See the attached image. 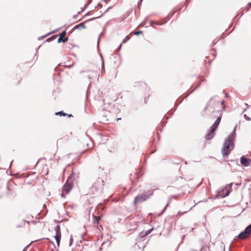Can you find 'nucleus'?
<instances>
[{
  "mask_svg": "<svg viewBox=\"0 0 251 251\" xmlns=\"http://www.w3.org/2000/svg\"><path fill=\"white\" fill-rule=\"evenodd\" d=\"M248 6L249 7H251V2H249L248 4Z\"/></svg>",
  "mask_w": 251,
  "mask_h": 251,
  "instance_id": "nucleus-52",
  "label": "nucleus"
},
{
  "mask_svg": "<svg viewBox=\"0 0 251 251\" xmlns=\"http://www.w3.org/2000/svg\"><path fill=\"white\" fill-rule=\"evenodd\" d=\"M86 23L85 21L84 22L81 23L78 25H76L75 26L74 28L75 29H81L82 28H85L86 26L84 24Z\"/></svg>",
  "mask_w": 251,
  "mask_h": 251,
  "instance_id": "nucleus-12",
  "label": "nucleus"
},
{
  "mask_svg": "<svg viewBox=\"0 0 251 251\" xmlns=\"http://www.w3.org/2000/svg\"><path fill=\"white\" fill-rule=\"evenodd\" d=\"M173 163L175 164H176V165H178V164H179L180 162H177V161H176V162H173Z\"/></svg>",
  "mask_w": 251,
  "mask_h": 251,
  "instance_id": "nucleus-51",
  "label": "nucleus"
},
{
  "mask_svg": "<svg viewBox=\"0 0 251 251\" xmlns=\"http://www.w3.org/2000/svg\"><path fill=\"white\" fill-rule=\"evenodd\" d=\"M143 0H139L138 2L137 6L139 7L141 5Z\"/></svg>",
  "mask_w": 251,
  "mask_h": 251,
  "instance_id": "nucleus-32",
  "label": "nucleus"
},
{
  "mask_svg": "<svg viewBox=\"0 0 251 251\" xmlns=\"http://www.w3.org/2000/svg\"><path fill=\"white\" fill-rule=\"evenodd\" d=\"M102 60V69L104 68V61L102 58V56H101Z\"/></svg>",
  "mask_w": 251,
  "mask_h": 251,
  "instance_id": "nucleus-42",
  "label": "nucleus"
},
{
  "mask_svg": "<svg viewBox=\"0 0 251 251\" xmlns=\"http://www.w3.org/2000/svg\"><path fill=\"white\" fill-rule=\"evenodd\" d=\"M244 117L247 121H249L251 120V118L250 117H249L247 114H244Z\"/></svg>",
  "mask_w": 251,
  "mask_h": 251,
  "instance_id": "nucleus-26",
  "label": "nucleus"
},
{
  "mask_svg": "<svg viewBox=\"0 0 251 251\" xmlns=\"http://www.w3.org/2000/svg\"><path fill=\"white\" fill-rule=\"evenodd\" d=\"M97 7H100V8H101L102 7V5L100 3H99L97 6H95V8H97Z\"/></svg>",
  "mask_w": 251,
  "mask_h": 251,
  "instance_id": "nucleus-38",
  "label": "nucleus"
},
{
  "mask_svg": "<svg viewBox=\"0 0 251 251\" xmlns=\"http://www.w3.org/2000/svg\"><path fill=\"white\" fill-rule=\"evenodd\" d=\"M183 100V99H182L180 100H176V101L175 102V107H174V111L171 113V114H170L171 115H172L173 114L174 111H175L176 109L177 106L182 102Z\"/></svg>",
  "mask_w": 251,
  "mask_h": 251,
  "instance_id": "nucleus-13",
  "label": "nucleus"
},
{
  "mask_svg": "<svg viewBox=\"0 0 251 251\" xmlns=\"http://www.w3.org/2000/svg\"><path fill=\"white\" fill-rule=\"evenodd\" d=\"M100 37H99L98 39V44H99V40H100Z\"/></svg>",
  "mask_w": 251,
  "mask_h": 251,
  "instance_id": "nucleus-59",
  "label": "nucleus"
},
{
  "mask_svg": "<svg viewBox=\"0 0 251 251\" xmlns=\"http://www.w3.org/2000/svg\"><path fill=\"white\" fill-rule=\"evenodd\" d=\"M154 152H155V151H152L151 152V153H154Z\"/></svg>",
  "mask_w": 251,
  "mask_h": 251,
  "instance_id": "nucleus-64",
  "label": "nucleus"
},
{
  "mask_svg": "<svg viewBox=\"0 0 251 251\" xmlns=\"http://www.w3.org/2000/svg\"><path fill=\"white\" fill-rule=\"evenodd\" d=\"M55 115H59L60 116H67V114L65 113L63 111H60L59 112H55Z\"/></svg>",
  "mask_w": 251,
  "mask_h": 251,
  "instance_id": "nucleus-14",
  "label": "nucleus"
},
{
  "mask_svg": "<svg viewBox=\"0 0 251 251\" xmlns=\"http://www.w3.org/2000/svg\"><path fill=\"white\" fill-rule=\"evenodd\" d=\"M144 231H142V232H140L139 233V235H138V237L140 239H142L144 237H146V235H144Z\"/></svg>",
  "mask_w": 251,
  "mask_h": 251,
  "instance_id": "nucleus-21",
  "label": "nucleus"
},
{
  "mask_svg": "<svg viewBox=\"0 0 251 251\" xmlns=\"http://www.w3.org/2000/svg\"><path fill=\"white\" fill-rule=\"evenodd\" d=\"M189 95H190V94H189V93H188V94H187V96H188V97Z\"/></svg>",
  "mask_w": 251,
  "mask_h": 251,
  "instance_id": "nucleus-63",
  "label": "nucleus"
},
{
  "mask_svg": "<svg viewBox=\"0 0 251 251\" xmlns=\"http://www.w3.org/2000/svg\"><path fill=\"white\" fill-rule=\"evenodd\" d=\"M197 85L200 86L201 85V82H200Z\"/></svg>",
  "mask_w": 251,
  "mask_h": 251,
  "instance_id": "nucleus-55",
  "label": "nucleus"
},
{
  "mask_svg": "<svg viewBox=\"0 0 251 251\" xmlns=\"http://www.w3.org/2000/svg\"><path fill=\"white\" fill-rule=\"evenodd\" d=\"M56 30H54V31H52V32H50V33H48L47 34H46V35H45L44 36L40 37L38 38V40H40L41 39H43L44 38H45V37L47 36L48 35L50 34V33H54L56 32Z\"/></svg>",
  "mask_w": 251,
  "mask_h": 251,
  "instance_id": "nucleus-19",
  "label": "nucleus"
},
{
  "mask_svg": "<svg viewBox=\"0 0 251 251\" xmlns=\"http://www.w3.org/2000/svg\"><path fill=\"white\" fill-rule=\"evenodd\" d=\"M130 39V35L126 36V37L123 39L122 41V43H126L128 40H129Z\"/></svg>",
  "mask_w": 251,
  "mask_h": 251,
  "instance_id": "nucleus-20",
  "label": "nucleus"
},
{
  "mask_svg": "<svg viewBox=\"0 0 251 251\" xmlns=\"http://www.w3.org/2000/svg\"><path fill=\"white\" fill-rule=\"evenodd\" d=\"M185 236V235H183V236H182L181 238H182V240L184 238Z\"/></svg>",
  "mask_w": 251,
  "mask_h": 251,
  "instance_id": "nucleus-54",
  "label": "nucleus"
},
{
  "mask_svg": "<svg viewBox=\"0 0 251 251\" xmlns=\"http://www.w3.org/2000/svg\"><path fill=\"white\" fill-rule=\"evenodd\" d=\"M217 43V41H216V40H214L212 42V45L213 46H214V45H215Z\"/></svg>",
  "mask_w": 251,
  "mask_h": 251,
  "instance_id": "nucleus-45",
  "label": "nucleus"
},
{
  "mask_svg": "<svg viewBox=\"0 0 251 251\" xmlns=\"http://www.w3.org/2000/svg\"><path fill=\"white\" fill-rule=\"evenodd\" d=\"M153 228L150 229L146 231H145L144 235H146V236L149 235L153 230Z\"/></svg>",
  "mask_w": 251,
  "mask_h": 251,
  "instance_id": "nucleus-22",
  "label": "nucleus"
},
{
  "mask_svg": "<svg viewBox=\"0 0 251 251\" xmlns=\"http://www.w3.org/2000/svg\"><path fill=\"white\" fill-rule=\"evenodd\" d=\"M54 222H57V221L56 220H54Z\"/></svg>",
  "mask_w": 251,
  "mask_h": 251,
  "instance_id": "nucleus-62",
  "label": "nucleus"
},
{
  "mask_svg": "<svg viewBox=\"0 0 251 251\" xmlns=\"http://www.w3.org/2000/svg\"><path fill=\"white\" fill-rule=\"evenodd\" d=\"M148 18V17H146L145 18L144 20L140 24V25H139L138 26L139 27H143V26H145L146 23V21H147Z\"/></svg>",
  "mask_w": 251,
  "mask_h": 251,
  "instance_id": "nucleus-17",
  "label": "nucleus"
},
{
  "mask_svg": "<svg viewBox=\"0 0 251 251\" xmlns=\"http://www.w3.org/2000/svg\"><path fill=\"white\" fill-rule=\"evenodd\" d=\"M157 22H155V21H150V26H152V24H155V23H156Z\"/></svg>",
  "mask_w": 251,
  "mask_h": 251,
  "instance_id": "nucleus-31",
  "label": "nucleus"
},
{
  "mask_svg": "<svg viewBox=\"0 0 251 251\" xmlns=\"http://www.w3.org/2000/svg\"><path fill=\"white\" fill-rule=\"evenodd\" d=\"M54 238L55 239L57 246H59L60 245V242L61 237H60V236L54 237Z\"/></svg>",
  "mask_w": 251,
  "mask_h": 251,
  "instance_id": "nucleus-18",
  "label": "nucleus"
},
{
  "mask_svg": "<svg viewBox=\"0 0 251 251\" xmlns=\"http://www.w3.org/2000/svg\"><path fill=\"white\" fill-rule=\"evenodd\" d=\"M240 163L245 167H248L251 163V159L248 158L245 156L240 157Z\"/></svg>",
  "mask_w": 251,
  "mask_h": 251,
  "instance_id": "nucleus-7",
  "label": "nucleus"
},
{
  "mask_svg": "<svg viewBox=\"0 0 251 251\" xmlns=\"http://www.w3.org/2000/svg\"><path fill=\"white\" fill-rule=\"evenodd\" d=\"M7 188L8 191H10V189L8 186L7 187Z\"/></svg>",
  "mask_w": 251,
  "mask_h": 251,
  "instance_id": "nucleus-56",
  "label": "nucleus"
},
{
  "mask_svg": "<svg viewBox=\"0 0 251 251\" xmlns=\"http://www.w3.org/2000/svg\"><path fill=\"white\" fill-rule=\"evenodd\" d=\"M86 76H87V77L89 79H91V76H90V75H87Z\"/></svg>",
  "mask_w": 251,
  "mask_h": 251,
  "instance_id": "nucleus-43",
  "label": "nucleus"
},
{
  "mask_svg": "<svg viewBox=\"0 0 251 251\" xmlns=\"http://www.w3.org/2000/svg\"><path fill=\"white\" fill-rule=\"evenodd\" d=\"M68 116V117L70 118V117H73V115L71 114H68L67 115Z\"/></svg>",
  "mask_w": 251,
  "mask_h": 251,
  "instance_id": "nucleus-47",
  "label": "nucleus"
},
{
  "mask_svg": "<svg viewBox=\"0 0 251 251\" xmlns=\"http://www.w3.org/2000/svg\"><path fill=\"white\" fill-rule=\"evenodd\" d=\"M55 235L54 237H61V233L60 230V227L59 225H57L55 228Z\"/></svg>",
  "mask_w": 251,
  "mask_h": 251,
  "instance_id": "nucleus-11",
  "label": "nucleus"
},
{
  "mask_svg": "<svg viewBox=\"0 0 251 251\" xmlns=\"http://www.w3.org/2000/svg\"><path fill=\"white\" fill-rule=\"evenodd\" d=\"M103 180L98 177L91 188V191L95 194H100L102 192Z\"/></svg>",
  "mask_w": 251,
  "mask_h": 251,
  "instance_id": "nucleus-5",
  "label": "nucleus"
},
{
  "mask_svg": "<svg viewBox=\"0 0 251 251\" xmlns=\"http://www.w3.org/2000/svg\"><path fill=\"white\" fill-rule=\"evenodd\" d=\"M73 243V237H71L70 239V241H69V245L70 246H71L72 245Z\"/></svg>",
  "mask_w": 251,
  "mask_h": 251,
  "instance_id": "nucleus-30",
  "label": "nucleus"
},
{
  "mask_svg": "<svg viewBox=\"0 0 251 251\" xmlns=\"http://www.w3.org/2000/svg\"><path fill=\"white\" fill-rule=\"evenodd\" d=\"M75 64V63H73L72 64L70 65H68V66H66L67 67L69 68H71V67H72L73 66H74Z\"/></svg>",
  "mask_w": 251,
  "mask_h": 251,
  "instance_id": "nucleus-36",
  "label": "nucleus"
},
{
  "mask_svg": "<svg viewBox=\"0 0 251 251\" xmlns=\"http://www.w3.org/2000/svg\"><path fill=\"white\" fill-rule=\"evenodd\" d=\"M236 126H235L232 132L225 140L222 150V153L224 156L228 155L234 148V142L236 137Z\"/></svg>",
  "mask_w": 251,
  "mask_h": 251,
  "instance_id": "nucleus-1",
  "label": "nucleus"
},
{
  "mask_svg": "<svg viewBox=\"0 0 251 251\" xmlns=\"http://www.w3.org/2000/svg\"><path fill=\"white\" fill-rule=\"evenodd\" d=\"M66 33L67 32L66 30H63V31H62V32L60 34L59 37L57 40L58 43H60L62 41H63V39H64L65 36L66 35Z\"/></svg>",
  "mask_w": 251,
  "mask_h": 251,
  "instance_id": "nucleus-10",
  "label": "nucleus"
},
{
  "mask_svg": "<svg viewBox=\"0 0 251 251\" xmlns=\"http://www.w3.org/2000/svg\"><path fill=\"white\" fill-rule=\"evenodd\" d=\"M111 8V7H109L103 13L101 14L100 15L98 16V17H93V18H92L91 19H89L88 20H87L85 21L86 22H88L89 21H93V20H95L96 19H99L100 17H101L105 13H106L107 12H108V11Z\"/></svg>",
  "mask_w": 251,
  "mask_h": 251,
  "instance_id": "nucleus-9",
  "label": "nucleus"
},
{
  "mask_svg": "<svg viewBox=\"0 0 251 251\" xmlns=\"http://www.w3.org/2000/svg\"><path fill=\"white\" fill-rule=\"evenodd\" d=\"M82 12V11H80V12H78V13H77L78 15L79 14H80Z\"/></svg>",
  "mask_w": 251,
  "mask_h": 251,
  "instance_id": "nucleus-57",
  "label": "nucleus"
},
{
  "mask_svg": "<svg viewBox=\"0 0 251 251\" xmlns=\"http://www.w3.org/2000/svg\"><path fill=\"white\" fill-rule=\"evenodd\" d=\"M173 163L175 164H176V165H178V164H179L180 162H177V161H176V162H173Z\"/></svg>",
  "mask_w": 251,
  "mask_h": 251,
  "instance_id": "nucleus-50",
  "label": "nucleus"
},
{
  "mask_svg": "<svg viewBox=\"0 0 251 251\" xmlns=\"http://www.w3.org/2000/svg\"><path fill=\"white\" fill-rule=\"evenodd\" d=\"M189 0H186V3H185V4H186V6H187L189 3Z\"/></svg>",
  "mask_w": 251,
  "mask_h": 251,
  "instance_id": "nucleus-48",
  "label": "nucleus"
},
{
  "mask_svg": "<svg viewBox=\"0 0 251 251\" xmlns=\"http://www.w3.org/2000/svg\"><path fill=\"white\" fill-rule=\"evenodd\" d=\"M78 174L79 173L76 170H73L72 173L62 187L61 194L62 197L65 198L66 196L65 194H64L63 193L68 194L72 190L74 185V181L76 177H78Z\"/></svg>",
  "mask_w": 251,
  "mask_h": 251,
  "instance_id": "nucleus-2",
  "label": "nucleus"
},
{
  "mask_svg": "<svg viewBox=\"0 0 251 251\" xmlns=\"http://www.w3.org/2000/svg\"><path fill=\"white\" fill-rule=\"evenodd\" d=\"M91 12V11H89L84 16V17L81 18L80 19L78 20V21H81V20H82V19L84 17H86V16H89L90 15V13Z\"/></svg>",
  "mask_w": 251,
  "mask_h": 251,
  "instance_id": "nucleus-28",
  "label": "nucleus"
},
{
  "mask_svg": "<svg viewBox=\"0 0 251 251\" xmlns=\"http://www.w3.org/2000/svg\"><path fill=\"white\" fill-rule=\"evenodd\" d=\"M166 23H167V21H165L164 22H156V23H155V25H162Z\"/></svg>",
  "mask_w": 251,
  "mask_h": 251,
  "instance_id": "nucleus-25",
  "label": "nucleus"
},
{
  "mask_svg": "<svg viewBox=\"0 0 251 251\" xmlns=\"http://www.w3.org/2000/svg\"><path fill=\"white\" fill-rule=\"evenodd\" d=\"M121 47H122V44H121L119 45V46L118 47V48L117 49V51H119L120 50V49H121Z\"/></svg>",
  "mask_w": 251,
  "mask_h": 251,
  "instance_id": "nucleus-37",
  "label": "nucleus"
},
{
  "mask_svg": "<svg viewBox=\"0 0 251 251\" xmlns=\"http://www.w3.org/2000/svg\"><path fill=\"white\" fill-rule=\"evenodd\" d=\"M213 115L214 116V118L217 117V119L214 123L210 127L208 133L205 135V137L207 140H210L215 136V131L217 129L221 122L222 114L221 111L216 110L213 112Z\"/></svg>",
  "mask_w": 251,
  "mask_h": 251,
  "instance_id": "nucleus-3",
  "label": "nucleus"
},
{
  "mask_svg": "<svg viewBox=\"0 0 251 251\" xmlns=\"http://www.w3.org/2000/svg\"><path fill=\"white\" fill-rule=\"evenodd\" d=\"M233 185V183H230L228 184H227L223 189H222V192H224L225 191H226V193L225 194H219V196H221V198H225V197H226L227 196H228L230 193V191H231V187H232V186Z\"/></svg>",
  "mask_w": 251,
  "mask_h": 251,
  "instance_id": "nucleus-6",
  "label": "nucleus"
},
{
  "mask_svg": "<svg viewBox=\"0 0 251 251\" xmlns=\"http://www.w3.org/2000/svg\"><path fill=\"white\" fill-rule=\"evenodd\" d=\"M68 40V38H64V39H63V41L62 42L63 43H65Z\"/></svg>",
  "mask_w": 251,
  "mask_h": 251,
  "instance_id": "nucleus-35",
  "label": "nucleus"
},
{
  "mask_svg": "<svg viewBox=\"0 0 251 251\" xmlns=\"http://www.w3.org/2000/svg\"><path fill=\"white\" fill-rule=\"evenodd\" d=\"M57 37V35H52L51 36V37H49V38H48L46 40V42H50V41H52L54 40H55L56 39V38Z\"/></svg>",
  "mask_w": 251,
  "mask_h": 251,
  "instance_id": "nucleus-16",
  "label": "nucleus"
},
{
  "mask_svg": "<svg viewBox=\"0 0 251 251\" xmlns=\"http://www.w3.org/2000/svg\"><path fill=\"white\" fill-rule=\"evenodd\" d=\"M93 217H94V220L95 221L94 222V223H95V222H97V223H98V218H97V217L93 216Z\"/></svg>",
  "mask_w": 251,
  "mask_h": 251,
  "instance_id": "nucleus-34",
  "label": "nucleus"
},
{
  "mask_svg": "<svg viewBox=\"0 0 251 251\" xmlns=\"http://www.w3.org/2000/svg\"><path fill=\"white\" fill-rule=\"evenodd\" d=\"M186 212H187V211L184 212H183V213H181V212L179 211V212H178L177 215H179V216H181V215H183V214H184V213H185Z\"/></svg>",
  "mask_w": 251,
  "mask_h": 251,
  "instance_id": "nucleus-33",
  "label": "nucleus"
},
{
  "mask_svg": "<svg viewBox=\"0 0 251 251\" xmlns=\"http://www.w3.org/2000/svg\"><path fill=\"white\" fill-rule=\"evenodd\" d=\"M73 45H69V46H68V48L71 49L72 48H73Z\"/></svg>",
  "mask_w": 251,
  "mask_h": 251,
  "instance_id": "nucleus-49",
  "label": "nucleus"
},
{
  "mask_svg": "<svg viewBox=\"0 0 251 251\" xmlns=\"http://www.w3.org/2000/svg\"><path fill=\"white\" fill-rule=\"evenodd\" d=\"M194 91H195V90H194V89H193L192 90H191V91L188 93H189V94H190H190H192V93Z\"/></svg>",
  "mask_w": 251,
  "mask_h": 251,
  "instance_id": "nucleus-44",
  "label": "nucleus"
},
{
  "mask_svg": "<svg viewBox=\"0 0 251 251\" xmlns=\"http://www.w3.org/2000/svg\"><path fill=\"white\" fill-rule=\"evenodd\" d=\"M102 34H103V33H102V32H101V33L100 34V36L101 35H102Z\"/></svg>",
  "mask_w": 251,
  "mask_h": 251,
  "instance_id": "nucleus-61",
  "label": "nucleus"
},
{
  "mask_svg": "<svg viewBox=\"0 0 251 251\" xmlns=\"http://www.w3.org/2000/svg\"><path fill=\"white\" fill-rule=\"evenodd\" d=\"M169 202H168L165 206V207H164V208L163 209V210H162V211L161 212V213L159 214V215H162L164 212L166 210L167 206L169 205Z\"/></svg>",
  "mask_w": 251,
  "mask_h": 251,
  "instance_id": "nucleus-27",
  "label": "nucleus"
},
{
  "mask_svg": "<svg viewBox=\"0 0 251 251\" xmlns=\"http://www.w3.org/2000/svg\"><path fill=\"white\" fill-rule=\"evenodd\" d=\"M153 194V191L152 190H149L145 193L138 195L135 197L133 203L136 205L138 203H141L145 201L150 198Z\"/></svg>",
  "mask_w": 251,
  "mask_h": 251,
  "instance_id": "nucleus-4",
  "label": "nucleus"
},
{
  "mask_svg": "<svg viewBox=\"0 0 251 251\" xmlns=\"http://www.w3.org/2000/svg\"><path fill=\"white\" fill-rule=\"evenodd\" d=\"M107 0H102V1H105V2L107 1Z\"/></svg>",
  "mask_w": 251,
  "mask_h": 251,
  "instance_id": "nucleus-60",
  "label": "nucleus"
},
{
  "mask_svg": "<svg viewBox=\"0 0 251 251\" xmlns=\"http://www.w3.org/2000/svg\"><path fill=\"white\" fill-rule=\"evenodd\" d=\"M30 244L28 245L27 246H26L24 249V250H23V251H26V249L29 246Z\"/></svg>",
  "mask_w": 251,
  "mask_h": 251,
  "instance_id": "nucleus-40",
  "label": "nucleus"
},
{
  "mask_svg": "<svg viewBox=\"0 0 251 251\" xmlns=\"http://www.w3.org/2000/svg\"><path fill=\"white\" fill-rule=\"evenodd\" d=\"M244 230L249 234V235L251 234V224L248 226Z\"/></svg>",
  "mask_w": 251,
  "mask_h": 251,
  "instance_id": "nucleus-15",
  "label": "nucleus"
},
{
  "mask_svg": "<svg viewBox=\"0 0 251 251\" xmlns=\"http://www.w3.org/2000/svg\"><path fill=\"white\" fill-rule=\"evenodd\" d=\"M88 4H86L84 5V6L83 7V8L81 10V11H83L86 8V7L87 6Z\"/></svg>",
  "mask_w": 251,
  "mask_h": 251,
  "instance_id": "nucleus-41",
  "label": "nucleus"
},
{
  "mask_svg": "<svg viewBox=\"0 0 251 251\" xmlns=\"http://www.w3.org/2000/svg\"><path fill=\"white\" fill-rule=\"evenodd\" d=\"M249 236V234L245 230H244L238 234V237L241 239H245L248 237Z\"/></svg>",
  "mask_w": 251,
  "mask_h": 251,
  "instance_id": "nucleus-8",
  "label": "nucleus"
},
{
  "mask_svg": "<svg viewBox=\"0 0 251 251\" xmlns=\"http://www.w3.org/2000/svg\"><path fill=\"white\" fill-rule=\"evenodd\" d=\"M165 21H167V22L168 21L165 18L162 19V22H164Z\"/></svg>",
  "mask_w": 251,
  "mask_h": 251,
  "instance_id": "nucleus-53",
  "label": "nucleus"
},
{
  "mask_svg": "<svg viewBox=\"0 0 251 251\" xmlns=\"http://www.w3.org/2000/svg\"><path fill=\"white\" fill-rule=\"evenodd\" d=\"M143 32L141 30H138L134 32V34L137 36L139 35L140 34H141Z\"/></svg>",
  "mask_w": 251,
  "mask_h": 251,
  "instance_id": "nucleus-23",
  "label": "nucleus"
},
{
  "mask_svg": "<svg viewBox=\"0 0 251 251\" xmlns=\"http://www.w3.org/2000/svg\"><path fill=\"white\" fill-rule=\"evenodd\" d=\"M187 97H188V96H187V95H185V97L184 98H183L182 99L184 100V99L186 98Z\"/></svg>",
  "mask_w": 251,
  "mask_h": 251,
  "instance_id": "nucleus-58",
  "label": "nucleus"
},
{
  "mask_svg": "<svg viewBox=\"0 0 251 251\" xmlns=\"http://www.w3.org/2000/svg\"><path fill=\"white\" fill-rule=\"evenodd\" d=\"M200 86L198 85L194 88V90H196L197 89H198Z\"/></svg>",
  "mask_w": 251,
  "mask_h": 251,
  "instance_id": "nucleus-46",
  "label": "nucleus"
},
{
  "mask_svg": "<svg viewBox=\"0 0 251 251\" xmlns=\"http://www.w3.org/2000/svg\"><path fill=\"white\" fill-rule=\"evenodd\" d=\"M174 15V13H173L172 14H169L165 18L167 20H169L171 18V17L172 16H173V15Z\"/></svg>",
  "mask_w": 251,
  "mask_h": 251,
  "instance_id": "nucleus-24",
  "label": "nucleus"
},
{
  "mask_svg": "<svg viewBox=\"0 0 251 251\" xmlns=\"http://www.w3.org/2000/svg\"><path fill=\"white\" fill-rule=\"evenodd\" d=\"M78 17V14H76L73 16V19L76 20Z\"/></svg>",
  "mask_w": 251,
  "mask_h": 251,
  "instance_id": "nucleus-39",
  "label": "nucleus"
},
{
  "mask_svg": "<svg viewBox=\"0 0 251 251\" xmlns=\"http://www.w3.org/2000/svg\"><path fill=\"white\" fill-rule=\"evenodd\" d=\"M226 193V191H224V192H222V190L221 191H219V192H218V193H217V197H221V196H219V194L221 193V194H225Z\"/></svg>",
  "mask_w": 251,
  "mask_h": 251,
  "instance_id": "nucleus-29",
  "label": "nucleus"
}]
</instances>
